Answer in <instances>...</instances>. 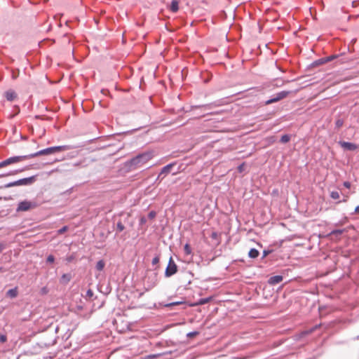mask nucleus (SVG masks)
Masks as SVG:
<instances>
[{
  "instance_id": "1",
  "label": "nucleus",
  "mask_w": 359,
  "mask_h": 359,
  "mask_svg": "<svg viewBox=\"0 0 359 359\" xmlns=\"http://www.w3.org/2000/svg\"><path fill=\"white\" fill-rule=\"evenodd\" d=\"M70 147L67 145L52 147L45 149H42L35 154L28 156H16L10 157L1 162H0V168L8 166L11 164H15L23 161L27 158H34L41 155H49L56 152L64 151L69 149Z\"/></svg>"
},
{
  "instance_id": "2",
  "label": "nucleus",
  "mask_w": 359,
  "mask_h": 359,
  "mask_svg": "<svg viewBox=\"0 0 359 359\" xmlns=\"http://www.w3.org/2000/svg\"><path fill=\"white\" fill-rule=\"evenodd\" d=\"M152 158L153 154L151 152H145L130 159L128 162V165L133 168H139L147 163Z\"/></svg>"
},
{
  "instance_id": "3",
  "label": "nucleus",
  "mask_w": 359,
  "mask_h": 359,
  "mask_svg": "<svg viewBox=\"0 0 359 359\" xmlns=\"http://www.w3.org/2000/svg\"><path fill=\"white\" fill-rule=\"evenodd\" d=\"M35 181H36V176H32L29 177L20 179L17 181L6 184L4 186V187L9 188V187H16V186L30 185V184H33Z\"/></svg>"
},
{
  "instance_id": "4",
  "label": "nucleus",
  "mask_w": 359,
  "mask_h": 359,
  "mask_svg": "<svg viewBox=\"0 0 359 359\" xmlns=\"http://www.w3.org/2000/svg\"><path fill=\"white\" fill-rule=\"evenodd\" d=\"M177 272V266L175 263L172 257H171L169 259L168 264L165 269V276L166 277H170Z\"/></svg>"
},
{
  "instance_id": "5",
  "label": "nucleus",
  "mask_w": 359,
  "mask_h": 359,
  "mask_svg": "<svg viewBox=\"0 0 359 359\" xmlns=\"http://www.w3.org/2000/svg\"><path fill=\"white\" fill-rule=\"evenodd\" d=\"M36 207V203L34 202L24 201L20 202L18 204L17 211H27L30 209L35 208Z\"/></svg>"
},
{
  "instance_id": "6",
  "label": "nucleus",
  "mask_w": 359,
  "mask_h": 359,
  "mask_svg": "<svg viewBox=\"0 0 359 359\" xmlns=\"http://www.w3.org/2000/svg\"><path fill=\"white\" fill-rule=\"evenodd\" d=\"M289 94H290L289 91H281V92L277 93L273 98L268 100L267 101H266L265 102V104L266 105H269V104H271L272 103L277 102H278V101H280V100L287 97Z\"/></svg>"
},
{
  "instance_id": "7",
  "label": "nucleus",
  "mask_w": 359,
  "mask_h": 359,
  "mask_svg": "<svg viewBox=\"0 0 359 359\" xmlns=\"http://www.w3.org/2000/svg\"><path fill=\"white\" fill-rule=\"evenodd\" d=\"M4 96L8 101L10 102H13L18 98L17 93L13 89H9L5 91L4 93Z\"/></svg>"
},
{
  "instance_id": "8",
  "label": "nucleus",
  "mask_w": 359,
  "mask_h": 359,
  "mask_svg": "<svg viewBox=\"0 0 359 359\" xmlns=\"http://www.w3.org/2000/svg\"><path fill=\"white\" fill-rule=\"evenodd\" d=\"M339 144L344 149L346 150L355 151L358 149V145L352 142L340 141L339 142Z\"/></svg>"
},
{
  "instance_id": "9",
  "label": "nucleus",
  "mask_w": 359,
  "mask_h": 359,
  "mask_svg": "<svg viewBox=\"0 0 359 359\" xmlns=\"http://www.w3.org/2000/svg\"><path fill=\"white\" fill-rule=\"evenodd\" d=\"M338 57L337 55H332L330 56H328V57H323V58H321V59H319L318 60H316L314 62H313V65L315 66H318V65H321L323 64H325L327 62H330L332 60H334V58H337Z\"/></svg>"
},
{
  "instance_id": "10",
  "label": "nucleus",
  "mask_w": 359,
  "mask_h": 359,
  "mask_svg": "<svg viewBox=\"0 0 359 359\" xmlns=\"http://www.w3.org/2000/svg\"><path fill=\"white\" fill-rule=\"evenodd\" d=\"M60 43H75L74 37L72 35H65L61 39Z\"/></svg>"
},
{
  "instance_id": "11",
  "label": "nucleus",
  "mask_w": 359,
  "mask_h": 359,
  "mask_svg": "<svg viewBox=\"0 0 359 359\" xmlns=\"http://www.w3.org/2000/svg\"><path fill=\"white\" fill-rule=\"evenodd\" d=\"M282 280H283L282 276H274L271 277L269 279L268 282L270 285H276V284L280 283Z\"/></svg>"
},
{
  "instance_id": "12",
  "label": "nucleus",
  "mask_w": 359,
  "mask_h": 359,
  "mask_svg": "<svg viewBox=\"0 0 359 359\" xmlns=\"http://www.w3.org/2000/svg\"><path fill=\"white\" fill-rule=\"evenodd\" d=\"M168 8L173 13L177 12L179 10V1L177 0H172Z\"/></svg>"
},
{
  "instance_id": "13",
  "label": "nucleus",
  "mask_w": 359,
  "mask_h": 359,
  "mask_svg": "<svg viewBox=\"0 0 359 359\" xmlns=\"http://www.w3.org/2000/svg\"><path fill=\"white\" fill-rule=\"evenodd\" d=\"M259 251L255 248H252L248 253V255L251 258H257L259 256Z\"/></svg>"
},
{
  "instance_id": "14",
  "label": "nucleus",
  "mask_w": 359,
  "mask_h": 359,
  "mask_svg": "<svg viewBox=\"0 0 359 359\" xmlns=\"http://www.w3.org/2000/svg\"><path fill=\"white\" fill-rule=\"evenodd\" d=\"M72 276L69 273H65L61 277V282L63 283H67L70 281Z\"/></svg>"
},
{
  "instance_id": "15",
  "label": "nucleus",
  "mask_w": 359,
  "mask_h": 359,
  "mask_svg": "<svg viewBox=\"0 0 359 359\" xmlns=\"http://www.w3.org/2000/svg\"><path fill=\"white\" fill-rule=\"evenodd\" d=\"M7 295L11 298H14L18 295L17 288H13L8 290Z\"/></svg>"
},
{
  "instance_id": "16",
  "label": "nucleus",
  "mask_w": 359,
  "mask_h": 359,
  "mask_svg": "<svg viewBox=\"0 0 359 359\" xmlns=\"http://www.w3.org/2000/svg\"><path fill=\"white\" fill-rule=\"evenodd\" d=\"M172 167V164H169V165H167L165 167H163L161 170V175L164 174V173L165 174L169 173L170 172Z\"/></svg>"
},
{
  "instance_id": "17",
  "label": "nucleus",
  "mask_w": 359,
  "mask_h": 359,
  "mask_svg": "<svg viewBox=\"0 0 359 359\" xmlns=\"http://www.w3.org/2000/svg\"><path fill=\"white\" fill-rule=\"evenodd\" d=\"M184 251L185 255H190L192 253L191 248L189 243L185 244L184 246Z\"/></svg>"
},
{
  "instance_id": "18",
  "label": "nucleus",
  "mask_w": 359,
  "mask_h": 359,
  "mask_svg": "<svg viewBox=\"0 0 359 359\" xmlns=\"http://www.w3.org/2000/svg\"><path fill=\"white\" fill-rule=\"evenodd\" d=\"M104 262L103 260H100L99 262H97V264H96V269L98 271H102L103 270L104 267Z\"/></svg>"
},
{
  "instance_id": "19",
  "label": "nucleus",
  "mask_w": 359,
  "mask_h": 359,
  "mask_svg": "<svg viewBox=\"0 0 359 359\" xmlns=\"http://www.w3.org/2000/svg\"><path fill=\"white\" fill-rule=\"evenodd\" d=\"M330 197L332 198V199H334V200H337L340 198V194L338 191H333L330 193Z\"/></svg>"
},
{
  "instance_id": "20",
  "label": "nucleus",
  "mask_w": 359,
  "mask_h": 359,
  "mask_svg": "<svg viewBox=\"0 0 359 359\" xmlns=\"http://www.w3.org/2000/svg\"><path fill=\"white\" fill-rule=\"evenodd\" d=\"M290 140V137L288 135H284L280 138V142L282 143H287Z\"/></svg>"
},
{
  "instance_id": "21",
  "label": "nucleus",
  "mask_w": 359,
  "mask_h": 359,
  "mask_svg": "<svg viewBox=\"0 0 359 359\" xmlns=\"http://www.w3.org/2000/svg\"><path fill=\"white\" fill-rule=\"evenodd\" d=\"M161 355L160 354H153V355H149L143 358V359H156L158 358Z\"/></svg>"
},
{
  "instance_id": "22",
  "label": "nucleus",
  "mask_w": 359,
  "mask_h": 359,
  "mask_svg": "<svg viewBox=\"0 0 359 359\" xmlns=\"http://www.w3.org/2000/svg\"><path fill=\"white\" fill-rule=\"evenodd\" d=\"M199 334V332H197V331H195V332H189L187 334V337H189V338H193L197 335Z\"/></svg>"
},
{
  "instance_id": "23",
  "label": "nucleus",
  "mask_w": 359,
  "mask_h": 359,
  "mask_svg": "<svg viewBox=\"0 0 359 359\" xmlns=\"http://www.w3.org/2000/svg\"><path fill=\"white\" fill-rule=\"evenodd\" d=\"M124 229H125V226H124V225L121 222L117 223V230L119 232L123 231Z\"/></svg>"
},
{
  "instance_id": "24",
  "label": "nucleus",
  "mask_w": 359,
  "mask_h": 359,
  "mask_svg": "<svg viewBox=\"0 0 359 359\" xmlns=\"http://www.w3.org/2000/svg\"><path fill=\"white\" fill-rule=\"evenodd\" d=\"M93 294H94L93 291L91 289H89L86 292V297H88V298H91V297H93Z\"/></svg>"
},
{
  "instance_id": "25",
  "label": "nucleus",
  "mask_w": 359,
  "mask_h": 359,
  "mask_svg": "<svg viewBox=\"0 0 359 359\" xmlns=\"http://www.w3.org/2000/svg\"><path fill=\"white\" fill-rule=\"evenodd\" d=\"M159 260H160L159 256H156L152 259V264L153 265L157 264L159 262Z\"/></svg>"
},
{
  "instance_id": "26",
  "label": "nucleus",
  "mask_w": 359,
  "mask_h": 359,
  "mask_svg": "<svg viewBox=\"0 0 359 359\" xmlns=\"http://www.w3.org/2000/svg\"><path fill=\"white\" fill-rule=\"evenodd\" d=\"M67 229H68V227L67 226H65L62 229H59L57 233H58V234H62V233H65V231H67Z\"/></svg>"
},
{
  "instance_id": "27",
  "label": "nucleus",
  "mask_w": 359,
  "mask_h": 359,
  "mask_svg": "<svg viewBox=\"0 0 359 359\" xmlns=\"http://www.w3.org/2000/svg\"><path fill=\"white\" fill-rule=\"evenodd\" d=\"M18 172V170H15L14 172H10V173H5V174H2L0 175V177H7V176H9V175H15Z\"/></svg>"
},
{
  "instance_id": "28",
  "label": "nucleus",
  "mask_w": 359,
  "mask_h": 359,
  "mask_svg": "<svg viewBox=\"0 0 359 359\" xmlns=\"http://www.w3.org/2000/svg\"><path fill=\"white\" fill-rule=\"evenodd\" d=\"M343 121L341 120V119H338L337 121H336V126L337 128H340L343 126Z\"/></svg>"
},
{
  "instance_id": "29",
  "label": "nucleus",
  "mask_w": 359,
  "mask_h": 359,
  "mask_svg": "<svg viewBox=\"0 0 359 359\" xmlns=\"http://www.w3.org/2000/svg\"><path fill=\"white\" fill-rule=\"evenodd\" d=\"M156 212L154 211H151L149 215H148V217L149 219H154L155 217H156Z\"/></svg>"
},
{
  "instance_id": "30",
  "label": "nucleus",
  "mask_w": 359,
  "mask_h": 359,
  "mask_svg": "<svg viewBox=\"0 0 359 359\" xmlns=\"http://www.w3.org/2000/svg\"><path fill=\"white\" fill-rule=\"evenodd\" d=\"M6 340H7V337L6 335H4V334L0 335V341L1 343L6 342Z\"/></svg>"
},
{
  "instance_id": "31",
  "label": "nucleus",
  "mask_w": 359,
  "mask_h": 359,
  "mask_svg": "<svg viewBox=\"0 0 359 359\" xmlns=\"http://www.w3.org/2000/svg\"><path fill=\"white\" fill-rule=\"evenodd\" d=\"M55 260V258L53 255H49L48 257H47V262H50V263H53Z\"/></svg>"
},
{
  "instance_id": "32",
  "label": "nucleus",
  "mask_w": 359,
  "mask_h": 359,
  "mask_svg": "<svg viewBox=\"0 0 359 359\" xmlns=\"http://www.w3.org/2000/svg\"><path fill=\"white\" fill-rule=\"evenodd\" d=\"M244 166H245V163H242L238 167V172H242L244 170Z\"/></svg>"
},
{
  "instance_id": "33",
  "label": "nucleus",
  "mask_w": 359,
  "mask_h": 359,
  "mask_svg": "<svg viewBox=\"0 0 359 359\" xmlns=\"http://www.w3.org/2000/svg\"><path fill=\"white\" fill-rule=\"evenodd\" d=\"M251 50H251V46H246V48H245V49H243V53H250V52H251Z\"/></svg>"
},
{
  "instance_id": "34",
  "label": "nucleus",
  "mask_w": 359,
  "mask_h": 359,
  "mask_svg": "<svg viewBox=\"0 0 359 359\" xmlns=\"http://www.w3.org/2000/svg\"><path fill=\"white\" fill-rule=\"evenodd\" d=\"M209 302V299H202L200 300V302L198 303L199 304H206Z\"/></svg>"
},
{
  "instance_id": "35",
  "label": "nucleus",
  "mask_w": 359,
  "mask_h": 359,
  "mask_svg": "<svg viewBox=\"0 0 359 359\" xmlns=\"http://www.w3.org/2000/svg\"><path fill=\"white\" fill-rule=\"evenodd\" d=\"M344 186L346 187V188H350L351 184L348 182H345L344 183Z\"/></svg>"
},
{
  "instance_id": "36",
  "label": "nucleus",
  "mask_w": 359,
  "mask_h": 359,
  "mask_svg": "<svg viewBox=\"0 0 359 359\" xmlns=\"http://www.w3.org/2000/svg\"><path fill=\"white\" fill-rule=\"evenodd\" d=\"M268 140H269L270 142L273 143L276 141L275 140V137H270L268 138Z\"/></svg>"
},
{
  "instance_id": "37",
  "label": "nucleus",
  "mask_w": 359,
  "mask_h": 359,
  "mask_svg": "<svg viewBox=\"0 0 359 359\" xmlns=\"http://www.w3.org/2000/svg\"><path fill=\"white\" fill-rule=\"evenodd\" d=\"M5 248V246L4 244H0V253L3 251V250Z\"/></svg>"
},
{
  "instance_id": "38",
  "label": "nucleus",
  "mask_w": 359,
  "mask_h": 359,
  "mask_svg": "<svg viewBox=\"0 0 359 359\" xmlns=\"http://www.w3.org/2000/svg\"><path fill=\"white\" fill-rule=\"evenodd\" d=\"M355 212L356 214H359V205L355 208Z\"/></svg>"
},
{
  "instance_id": "39",
  "label": "nucleus",
  "mask_w": 359,
  "mask_h": 359,
  "mask_svg": "<svg viewBox=\"0 0 359 359\" xmlns=\"http://www.w3.org/2000/svg\"><path fill=\"white\" fill-rule=\"evenodd\" d=\"M42 291H43V292L44 294H46V293L47 292V290H46V287H43V288L42 289Z\"/></svg>"
},
{
  "instance_id": "40",
  "label": "nucleus",
  "mask_w": 359,
  "mask_h": 359,
  "mask_svg": "<svg viewBox=\"0 0 359 359\" xmlns=\"http://www.w3.org/2000/svg\"><path fill=\"white\" fill-rule=\"evenodd\" d=\"M212 238H216L217 237V233H212Z\"/></svg>"
}]
</instances>
